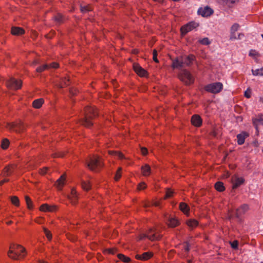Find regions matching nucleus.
<instances>
[{
  "label": "nucleus",
  "instance_id": "2eb2a0df",
  "mask_svg": "<svg viewBox=\"0 0 263 263\" xmlns=\"http://www.w3.org/2000/svg\"><path fill=\"white\" fill-rule=\"evenodd\" d=\"M191 122L194 126L200 127L202 125V119L199 115L195 114L192 116Z\"/></svg>",
  "mask_w": 263,
  "mask_h": 263
},
{
  "label": "nucleus",
  "instance_id": "c9c22d12",
  "mask_svg": "<svg viewBox=\"0 0 263 263\" xmlns=\"http://www.w3.org/2000/svg\"><path fill=\"white\" fill-rule=\"evenodd\" d=\"M117 257L119 260L124 263H129L131 261V259L130 257L126 256L123 254H118Z\"/></svg>",
  "mask_w": 263,
  "mask_h": 263
},
{
  "label": "nucleus",
  "instance_id": "a18cd8bd",
  "mask_svg": "<svg viewBox=\"0 0 263 263\" xmlns=\"http://www.w3.org/2000/svg\"><path fill=\"white\" fill-rule=\"evenodd\" d=\"M43 231H44V232L47 238L49 240H51L52 238V234H51V232L46 228H43Z\"/></svg>",
  "mask_w": 263,
  "mask_h": 263
},
{
  "label": "nucleus",
  "instance_id": "4be33fe9",
  "mask_svg": "<svg viewBox=\"0 0 263 263\" xmlns=\"http://www.w3.org/2000/svg\"><path fill=\"white\" fill-rule=\"evenodd\" d=\"M25 33V30L22 27L16 26L11 27V33L13 35L20 36L24 34Z\"/></svg>",
  "mask_w": 263,
  "mask_h": 263
},
{
  "label": "nucleus",
  "instance_id": "13d9d810",
  "mask_svg": "<svg viewBox=\"0 0 263 263\" xmlns=\"http://www.w3.org/2000/svg\"><path fill=\"white\" fill-rule=\"evenodd\" d=\"M238 246V242L237 240H234L231 243V247L234 249H237Z\"/></svg>",
  "mask_w": 263,
  "mask_h": 263
},
{
  "label": "nucleus",
  "instance_id": "423d86ee",
  "mask_svg": "<svg viewBox=\"0 0 263 263\" xmlns=\"http://www.w3.org/2000/svg\"><path fill=\"white\" fill-rule=\"evenodd\" d=\"M146 237L152 241L159 240L161 239L162 235L160 234L159 230L153 228L149 229L145 234Z\"/></svg>",
  "mask_w": 263,
  "mask_h": 263
},
{
  "label": "nucleus",
  "instance_id": "c85d7f7f",
  "mask_svg": "<svg viewBox=\"0 0 263 263\" xmlns=\"http://www.w3.org/2000/svg\"><path fill=\"white\" fill-rule=\"evenodd\" d=\"M53 20L58 24L61 25L64 23L65 21V16L61 13H57L53 17Z\"/></svg>",
  "mask_w": 263,
  "mask_h": 263
},
{
  "label": "nucleus",
  "instance_id": "a19ab883",
  "mask_svg": "<svg viewBox=\"0 0 263 263\" xmlns=\"http://www.w3.org/2000/svg\"><path fill=\"white\" fill-rule=\"evenodd\" d=\"M249 54L250 57H253L257 62V58L260 57V54L257 51L254 49H251L250 50Z\"/></svg>",
  "mask_w": 263,
  "mask_h": 263
},
{
  "label": "nucleus",
  "instance_id": "1a4fd4ad",
  "mask_svg": "<svg viewBox=\"0 0 263 263\" xmlns=\"http://www.w3.org/2000/svg\"><path fill=\"white\" fill-rule=\"evenodd\" d=\"M6 85L9 89L16 90L21 88L22 81L21 80L11 78L7 81Z\"/></svg>",
  "mask_w": 263,
  "mask_h": 263
},
{
  "label": "nucleus",
  "instance_id": "c03bdc74",
  "mask_svg": "<svg viewBox=\"0 0 263 263\" xmlns=\"http://www.w3.org/2000/svg\"><path fill=\"white\" fill-rule=\"evenodd\" d=\"M252 74L254 76H263V67L260 68V69H257L255 70L252 69Z\"/></svg>",
  "mask_w": 263,
  "mask_h": 263
},
{
  "label": "nucleus",
  "instance_id": "37998d69",
  "mask_svg": "<svg viewBox=\"0 0 263 263\" xmlns=\"http://www.w3.org/2000/svg\"><path fill=\"white\" fill-rule=\"evenodd\" d=\"M241 36H243V34L239 33L238 36L237 37L236 35V32L230 31V40H234L236 39H240Z\"/></svg>",
  "mask_w": 263,
  "mask_h": 263
},
{
  "label": "nucleus",
  "instance_id": "ddd939ff",
  "mask_svg": "<svg viewBox=\"0 0 263 263\" xmlns=\"http://www.w3.org/2000/svg\"><path fill=\"white\" fill-rule=\"evenodd\" d=\"M172 67L173 69H181L184 67L183 57H177L172 61Z\"/></svg>",
  "mask_w": 263,
  "mask_h": 263
},
{
  "label": "nucleus",
  "instance_id": "3c124183",
  "mask_svg": "<svg viewBox=\"0 0 263 263\" xmlns=\"http://www.w3.org/2000/svg\"><path fill=\"white\" fill-rule=\"evenodd\" d=\"M49 168L47 167H44L43 168H40L39 170V173L41 175H45L48 171Z\"/></svg>",
  "mask_w": 263,
  "mask_h": 263
},
{
  "label": "nucleus",
  "instance_id": "412c9836",
  "mask_svg": "<svg viewBox=\"0 0 263 263\" xmlns=\"http://www.w3.org/2000/svg\"><path fill=\"white\" fill-rule=\"evenodd\" d=\"M249 136V134L245 131L241 132L237 135V143L238 145H242L245 141V139Z\"/></svg>",
  "mask_w": 263,
  "mask_h": 263
},
{
  "label": "nucleus",
  "instance_id": "cd10ccee",
  "mask_svg": "<svg viewBox=\"0 0 263 263\" xmlns=\"http://www.w3.org/2000/svg\"><path fill=\"white\" fill-rule=\"evenodd\" d=\"M141 173L143 176L147 177L151 175V168L148 164H145L141 166Z\"/></svg>",
  "mask_w": 263,
  "mask_h": 263
},
{
  "label": "nucleus",
  "instance_id": "58836bf2",
  "mask_svg": "<svg viewBox=\"0 0 263 263\" xmlns=\"http://www.w3.org/2000/svg\"><path fill=\"white\" fill-rule=\"evenodd\" d=\"M9 140L5 138L2 140L1 146L3 149H7L9 147Z\"/></svg>",
  "mask_w": 263,
  "mask_h": 263
},
{
  "label": "nucleus",
  "instance_id": "f03ea898",
  "mask_svg": "<svg viewBox=\"0 0 263 263\" xmlns=\"http://www.w3.org/2000/svg\"><path fill=\"white\" fill-rule=\"evenodd\" d=\"M86 163L90 170L96 172L100 171L104 166L103 159L98 155L90 156L86 160Z\"/></svg>",
  "mask_w": 263,
  "mask_h": 263
},
{
  "label": "nucleus",
  "instance_id": "f257e3e1",
  "mask_svg": "<svg viewBox=\"0 0 263 263\" xmlns=\"http://www.w3.org/2000/svg\"><path fill=\"white\" fill-rule=\"evenodd\" d=\"M84 117L79 120L81 125L86 128H91L94 120L98 117V109L94 106H87L84 109Z\"/></svg>",
  "mask_w": 263,
  "mask_h": 263
},
{
  "label": "nucleus",
  "instance_id": "f8f14e48",
  "mask_svg": "<svg viewBox=\"0 0 263 263\" xmlns=\"http://www.w3.org/2000/svg\"><path fill=\"white\" fill-rule=\"evenodd\" d=\"M252 123L256 129L257 135L259 133V125H263V115L259 114L256 118H252Z\"/></svg>",
  "mask_w": 263,
  "mask_h": 263
},
{
  "label": "nucleus",
  "instance_id": "5701e85b",
  "mask_svg": "<svg viewBox=\"0 0 263 263\" xmlns=\"http://www.w3.org/2000/svg\"><path fill=\"white\" fill-rule=\"evenodd\" d=\"M179 210L185 215L189 216L190 215V208L187 203L181 202L179 203Z\"/></svg>",
  "mask_w": 263,
  "mask_h": 263
},
{
  "label": "nucleus",
  "instance_id": "052dcab7",
  "mask_svg": "<svg viewBox=\"0 0 263 263\" xmlns=\"http://www.w3.org/2000/svg\"><path fill=\"white\" fill-rule=\"evenodd\" d=\"M245 96L247 98H250L251 97V91L250 90H247L245 92Z\"/></svg>",
  "mask_w": 263,
  "mask_h": 263
},
{
  "label": "nucleus",
  "instance_id": "603ef678",
  "mask_svg": "<svg viewBox=\"0 0 263 263\" xmlns=\"http://www.w3.org/2000/svg\"><path fill=\"white\" fill-rule=\"evenodd\" d=\"M158 53L156 49H154L153 51V59L156 63H159V60L157 58Z\"/></svg>",
  "mask_w": 263,
  "mask_h": 263
},
{
  "label": "nucleus",
  "instance_id": "864d4df0",
  "mask_svg": "<svg viewBox=\"0 0 263 263\" xmlns=\"http://www.w3.org/2000/svg\"><path fill=\"white\" fill-rule=\"evenodd\" d=\"M239 28V25L238 23H235L232 26L230 31L236 32Z\"/></svg>",
  "mask_w": 263,
  "mask_h": 263
},
{
  "label": "nucleus",
  "instance_id": "2f4dec72",
  "mask_svg": "<svg viewBox=\"0 0 263 263\" xmlns=\"http://www.w3.org/2000/svg\"><path fill=\"white\" fill-rule=\"evenodd\" d=\"M25 200L27 209L29 210H33L34 209V204L30 197L28 195H25Z\"/></svg>",
  "mask_w": 263,
  "mask_h": 263
},
{
  "label": "nucleus",
  "instance_id": "774afa93",
  "mask_svg": "<svg viewBox=\"0 0 263 263\" xmlns=\"http://www.w3.org/2000/svg\"><path fill=\"white\" fill-rule=\"evenodd\" d=\"M253 144L255 147H258L259 145V143L257 141H255L253 142Z\"/></svg>",
  "mask_w": 263,
  "mask_h": 263
},
{
  "label": "nucleus",
  "instance_id": "7ed1b4c3",
  "mask_svg": "<svg viewBox=\"0 0 263 263\" xmlns=\"http://www.w3.org/2000/svg\"><path fill=\"white\" fill-rule=\"evenodd\" d=\"M26 255L25 249L21 245H11L8 255L13 259H21L23 258Z\"/></svg>",
  "mask_w": 263,
  "mask_h": 263
},
{
  "label": "nucleus",
  "instance_id": "b1692460",
  "mask_svg": "<svg viewBox=\"0 0 263 263\" xmlns=\"http://www.w3.org/2000/svg\"><path fill=\"white\" fill-rule=\"evenodd\" d=\"M167 226L169 228H174L180 224V221L176 218H170L167 222Z\"/></svg>",
  "mask_w": 263,
  "mask_h": 263
},
{
  "label": "nucleus",
  "instance_id": "4c0bfd02",
  "mask_svg": "<svg viewBox=\"0 0 263 263\" xmlns=\"http://www.w3.org/2000/svg\"><path fill=\"white\" fill-rule=\"evenodd\" d=\"M81 12L85 13L92 10V6L90 5L80 6Z\"/></svg>",
  "mask_w": 263,
  "mask_h": 263
},
{
  "label": "nucleus",
  "instance_id": "8fccbe9b",
  "mask_svg": "<svg viewBox=\"0 0 263 263\" xmlns=\"http://www.w3.org/2000/svg\"><path fill=\"white\" fill-rule=\"evenodd\" d=\"M183 249L188 253L190 250V244L188 241H185L183 243Z\"/></svg>",
  "mask_w": 263,
  "mask_h": 263
},
{
  "label": "nucleus",
  "instance_id": "69168bd1",
  "mask_svg": "<svg viewBox=\"0 0 263 263\" xmlns=\"http://www.w3.org/2000/svg\"><path fill=\"white\" fill-rule=\"evenodd\" d=\"M116 153L117 154L118 156L120 159H123L124 158V155H123V154L122 153H121V152H116Z\"/></svg>",
  "mask_w": 263,
  "mask_h": 263
},
{
  "label": "nucleus",
  "instance_id": "4468645a",
  "mask_svg": "<svg viewBox=\"0 0 263 263\" xmlns=\"http://www.w3.org/2000/svg\"><path fill=\"white\" fill-rule=\"evenodd\" d=\"M249 209V205L243 204L236 210L235 217L239 218L242 215L245 214Z\"/></svg>",
  "mask_w": 263,
  "mask_h": 263
},
{
  "label": "nucleus",
  "instance_id": "0eeeda50",
  "mask_svg": "<svg viewBox=\"0 0 263 263\" xmlns=\"http://www.w3.org/2000/svg\"><path fill=\"white\" fill-rule=\"evenodd\" d=\"M223 88V85L220 82H216L206 85L204 86V90L212 93L220 92Z\"/></svg>",
  "mask_w": 263,
  "mask_h": 263
},
{
  "label": "nucleus",
  "instance_id": "f704fd0d",
  "mask_svg": "<svg viewBox=\"0 0 263 263\" xmlns=\"http://www.w3.org/2000/svg\"><path fill=\"white\" fill-rule=\"evenodd\" d=\"M82 188L86 191H88L91 188V185L89 181L82 180L81 182Z\"/></svg>",
  "mask_w": 263,
  "mask_h": 263
},
{
  "label": "nucleus",
  "instance_id": "e2e57ef3",
  "mask_svg": "<svg viewBox=\"0 0 263 263\" xmlns=\"http://www.w3.org/2000/svg\"><path fill=\"white\" fill-rule=\"evenodd\" d=\"M59 153V157L60 158H63L65 155L66 153L64 152H60Z\"/></svg>",
  "mask_w": 263,
  "mask_h": 263
},
{
  "label": "nucleus",
  "instance_id": "de8ad7c7",
  "mask_svg": "<svg viewBox=\"0 0 263 263\" xmlns=\"http://www.w3.org/2000/svg\"><path fill=\"white\" fill-rule=\"evenodd\" d=\"M174 192L171 189H167L165 195V199L170 198L173 196Z\"/></svg>",
  "mask_w": 263,
  "mask_h": 263
},
{
  "label": "nucleus",
  "instance_id": "680f3d73",
  "mask_svg": "<svg viewBox=\"0 0 263 263\" xmlns=\"http://www.w3.org/2000/svg\"><path fill=\"white\" fill-rule=\"evenodd\" d=\"M9 181V179H4L0 181V186L3 185L5 183L8 182Z\"/></svg>",
  "mask_w": 263,
  "mask_h": 263
},
{
  "label": "nucleus",
  "instance_id": "6ab92c4d",
  "mask_svg": "<svg viewBox=\"0 0 263 263\" xmlns=\"http://www.w3.org/2000/svg\"><path fill=\"white\" fill-rule=\"evenodd\" d=\"M68 198L73 205H76L78 203L77 192L74 188L71 190L70 194L68 196Z\"/></svg>",
  "mask_w": 263,
  "mask_h": 263
},
{
  "label": "nucleus",
  "instance_id": "c756f323",
  "mask_svg": "<svg viewBox=\"0 0 263 263\" xmlns=\"http://www.w3.org/2000/svg\"><path fill=\"white\" fill-rule=\"evenodd\" d=\"M44 103V100L43 98H40L34 100L32 103V106L34 108H40Z\"/></svg>",
  "mask_w": 263,
  "mask_h": 263
},
{
  "label": "nucleus",
  "instance_id": "e433bc0d",
  "mask_svg": "<svg viewBox=\"0 0 263 263\" xmlns=\"http://www.w3.org/2000/svg\"><path fill=\"white\" fill-rule=\"evenodd\" d=\"M10 201L12 204L16 207L20 205V199L16 196H12L10 197Z\"/></svg>",
  "mask_w": 263,
  "mask_h": 263
},
{
  "label": "nucleus",
  "instance_id": "f3484780",
  "mask_svg": "<svg viewBox=\"0 0 263 263\" xmlns=\"http://www.w3.org/2000/svg\"><path fill=\"white\" fill-rule=\"evenodd\" d=\"M198 13L203 17H208L213 13V10L209 6H206L204 8H200L198 10Z\"/></svg>",
  "mask_w": 263,
  "mask_h": 263
},
{
  "label": "nucleus",
  "instance_id": "a211bd4d",
  "mask_svg": "<svg viewBox=\"0 0 263 263\" xmlns=\"http://www.w3.org/2000/svg\"><path fill=\"white\" fill-rule=\"evenodd\" d=\"M70 83L69 76L67 75L64 77H62L60 79L58 86L59 88L66 87L69 86Z\"/></svg>",
  "mask_w": 263,
  "mask_h": 263
},
{
  "label": "nucleus",
  "instance_id": "a878e982",
  "mask_svg": "<svg viewBox=\"0 0 263 263\" xmlns=\"http://www.w3.org/2000/svg\"><path fill=\"white\" fill-rule=\"evenodd\" d=\"M196 60V57L193 54H190L184 59L183 58L184 65L190 66L193 64V62Z\"/></svg>",
  "mask_w": 263,
  "mask_h": 263
},
{
  "label": "nucleus",
  "instance_id": "9d476101",
  "mask_svg": "<svg viewBox=\"0 0 263 263\" xmlns=\"http://www.w3.org/2000/svg\"><path fill=\"white\" fill-rule=\"evenodd\" d=\"M17 165L14 163H10L6 165L2 171V175L3 177L11 176L16 169Z\"/></svg>",
  "mask_w": 263,
  "mask_h": 263
},
{
  "label": "nucleus",
  "instance_id": "338daca9",
  "mask_svg": "<svg viewBox=\"0 0 263 263\" xmlns=\"http://www.w3.org/2000/svg\"><path fill=\"white\" fill-rule=\"evenodd\" d=\"M132 53L134 54H138L139 53V50L137 49H134L132 50Z\"/></svg>",
  "mask_w": 263,
  "mask_h": 263
},
{
  "label": "nucleus",
  "instance_id": "79ce46f5",
  "mask_svg": "<svg viewBox=\"0 0 263 263\" xmlns=\"http://www.w3.org/2000/svg\"><path fill=\"white\" fill-rule=\"evenodd\" d=\"M122 176V168L119 167L116 173V174L114 177V179L115 181H118L121 178Z\"/></svg>",
  "mask_w": 263,
  "mask_h": 263
},
{
  "label": "nucleus",
  "instance_id": "9b49d317",
  "mask_svg": "<svg viewBox=\"0 0 263 263\" xmlns=\"http://www.w3.org/2000/svg\"><path fill=\"white\" fill-rule=\"evenodd\" d=\"M133 69L135 72L140 77H147L148 76V72L138 63H133Z\"/></svg>",
  "mask_w": 263,
  "mask_h": 263
},
{
  "label": "nucleus",
  "instance_id": "20e7f679",
  "mask_svg": "<svg viewBox=\"0 0 263 263\" xmlns=\"http://www.w3.org/2000/svg\"><path fill=\"white\" fill-rule=\"evenodd\" d=\"M178 77L185 85H190L194 82V78L190 72L186 69L182 70L178 73Z\"/></svg>",
  "mask_w": 263,
  "mask_h": 263
},
{
  "label": "nucleus",
  "instance_id": "bf43d9fd",
  "mask_svg": "<svg viewBox=\"0 0 263 263\" xmlns=\"http://www.w3.org/2000/svg\"><path fill=\"white\" fill-rule=\"evenodd\" d=\"M77 92H78V90L76 89L71 88L69 89V93L72 96L76 95L77 94Z\"/></svg>",
  "mask_w": 263,
  "mask_h": 263
},
{
  "label": "nucleus",
  "instance_id": "39448f33",
  "mask_svg": "<svg viewBox=\"0 0 263 263\" xmlns=\"http://www.w3.org/2000/svg\"><path fill=\"white\" fill-rule=\"evenodd\" d=\"M6 128L11 132H14L16 133H23L26 130V127L21 121L8 123L6 125Z\"/></svg>",
  "mask_w": 263,
  "mask_h": 263
},
{
  "label": "nucleus",
  "instance_id": "09e8293b",
  "mask_svg": "<svg viewBox=\"0 0 263 263\" xmlns=\"http://www.w3.org/2000/svg\"><path fill=\"white\" fill-rule=\"evenodd\" d=\"M48 69L51 68L57 69L59 67V64L55 62H53L51 63L48 64Z\"/></svg>",
  "mask_w": 263,
  "mask_h": 263
},
{
  "label": "nucleus",
  "instance_id": "6e6d98bb",
  "mask_svg": "<svg viewBox=\"0 0 263 263\" xmlns=\"http://www.w3.org/2000/svg\"><path fill=\"white\" fill-rule=\"evenodd\" d=\"M105 251L107 252L108 254H115L117 252V249L116 248H109L107 249Z\"/></svg>",
  "mask_w": 263,
  "mask_h": 263
},
{
  "label": "nucleus",
  "instance_id": "72a5a7b5",
  "mask_svg": "<svg viewBox=\"0 0 263 263\" xmlns=\"http://www.w3.org/2000/svg\"><path fill=\"white\" fill-rule=\"evenodd\" d=\"M229 8H232L239 2V0H221Z\"/></svg>",
  "mask_w": 263,
  "mask_h": 263
},
{
  "label": "nucleus",
  "instance_id": "49530a36",
  "mask_svg": "<svg viewBox=\"0 0 263 263\" xmlns=\"http://www.w3.org/2000/svg\"><path fill=\"white\" fill-rule=\"evenodd\" d=\"M198 42L200 44L203 45H209L211 43V42L208 37H204L201 40H199Z\"/></svg>",
  "mask_w": 263,
  "mask_h": 263
},
{
  "label": "nucleus",
  "instance_id": "6e6552de",
  "mask_svg": "<svg viewBox=\"0 0 263 263\" xmlns=\"http://www.w3.org/2000/svg\"><path fill=\"white\" fill-rule=\"evenodd\" d=\"M199 23L194 21L190 22L181 27L180 31L182 36L186 35L189 32L192 31L199 26Z\"/></svg>",
  "mask_w": 263,
  "mask_h": 263
},
{
  "label": "nucleus",
  "instance_id": "0e129e2a",
  "mask_svg": "<svg viewBox=\"0 0 263 263\" xmlns=\"http://www.w3.org/2000/svg\"><path fill=\"white\" fill-rule=\"evenodd\" d=\"M59 156L60 155H59V152L54 153L52 154V157L53 158H60Z\"/></svg>",
  "mask_w": 263,
  "mask_h": 263
},
{
  "label": "nucleus",
  "instance_id": "bb28decb",
  "mask_svg": "<svg viewBox=\"0 0 263 263\" xmlns=\"http://www.w3.org/2000/svg\"><path fill=\"white\" fill-rule=\"evenodd\" d=\"M245 179L242 177H236L235 179H234L232 181V189H236L239 186H240L241 184L244 183Z\"/></svg>",
  "mask_w": 263,
  "mask_h": 263
},
{
  "label": "nucleus",
  "instance_id": "5fc2aeb1",
  "mask_svg": "<svg viewBox=\"0 0 263 263\" xmlns=\"http://www.w3.org/2000/svg\"><path fill=\"white\" fill-rule=\"evenodd\" d=\"M146 187V184L145 182H142L138 184L137 189L139 191L145 189Z\"/></svg>",
  "mask_w": 263,
  "mask_h": 263
},
{
  "label": "nucleus",
  "instance_id": "aec40b11",
  "mask_svg": "<svg viewBox=\"0 0 263 263\" xmlns=\"http://www.w3.org/2000/svg\"><path fill=\"white\" fill-rule=\"evenodd\" d=\"M40 211L42 212H54L58 210V206L57 205H49L47 203L42 204L39 208Z\"/></svg>",
  "mask_w": 263,
  "mask_h": 263
},
{
  "label": "nucleus",
  "instance_id": "ea45409f",
  "mask_svg": "<svg viewBox=\"0 0 263 263\" xmlns=\"http://www.w3.org/2000/svg\"><path fill=\"white\" fill-rule=\"evenodd\" d=\"M48 66L47 64L39 66L36 68V71L39 73H41L46 70H48Z\"/></svg>",
  "mask_w": 263,
  "mask_h": 263
},
{
  "label": "nucleus",
  "instance_id": "4d7b16f0",
  "mask_svg": "<svg viewBox=\"0 0 263 263\" xmlns=\"http://www.w3.org/2000/svg\"><path fill=\"white\" fill-rule=\"evenodd\" d=\"M141 153L143 156H146L148 154V150L145 147H142L140 148Z\"/></svg>",
  "mask_w": 263,
  "mask_h": 263
},
{
  "label": "nucleus",
  "instance_id": "393cba45",
  "mask_svg": "<svg viewBox=\"0 0 263 263\" xmlns=\"http://www.w3.org/2000/svg\"><path fill=\"white\" fill-rule=\"evenodd\" d=\"M66 176L65 174L62 175L57 180L55 185L59 190H62L65 184Z\"/></svg>",
  "mask_w": 263,
  "mask_h": 263
},
{
  "label": "nucleus",
  "instance_id": "7c9ffc66",
  "mask_svg": "<svg viewBox=\"0 0 263 263\" xmlns=\"http://www.w3.org/2000/svg\"><path fill=\"white\" fill-rule=\"evenodd\" d=\"M186 224L190 228L194 229L198 227L199 222L196 219H190L186 220Z\"/></svg>",
  "mask_w": 263,
  "mask_h": 263
},
{
  "label": "nucleus",
  "instance_id": "473e14b6",
  "mask_svg": "<svg viewBox=\"0 0 263 263\" xmlns=\"http://www.w3.org/2000/svg\"><path fill=\"white\" fill-rule=\"evenodd\" d=\"M214 187L215 190L219 192H222L225 191L226 188L224 184L221 181H217L215 183Z\"/></svg>",
  "mask_w": 263,
  "mask_h": 263
},
{
  "label": "nucleus",
  "instance_id": "dca6fc26",
  "mask_svg": "<svg viewBox=\"0 0 263 263\" xmlns=\"http://www.w3.org/2000/svg\"><path fill=\"white\" fill-rule=\"evenodd\" d=\"M153 256V252L148 251L144 252L141 254H136L135 255V258L137 260L146 261L151 259Z\"/></svg>",
  "mask_w": 263,
  "mask_h": 263
}]
</instances>
